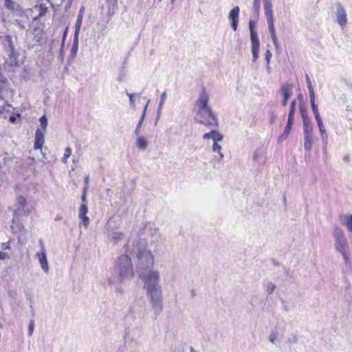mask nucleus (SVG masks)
<instances>
[{"mask_svg": "<svg viewBox=\"0 0 352 352\" xmlns=\"http://www.w3.org/2000/svg\"><path fill=\"white\" fill-rule=\"evenodd\" d=\"M126 252L135 255L138 259L137 272L144 283L152 309L155 315H159L163 308L162 291L160 285V272L153 270L154 256L147 249L144 239L131 243L129 240L125 245Z\"/></svg>", "mask_w": 352, "mask_h": 352, "instance_id": "f257e3e1", "label": "nucleus"}, {"mask_svg": "<svg viewBox=\"0 0 352 352\" xmlns=\"http://www.w3.org/2000/svg\"><path fill=\"white\" fill-rule=\"evenodd\" d=\"M114 271L121 283L132 278L134 276V269L130 256L126 254L119 256L116 261Z\"/></svg>", "mask_w": 352, "mask_h": 352, "instance_id": "f03ea898", "label": "nucleus"}, {"mask_svg": "<svg viewBox=\"0 0 352 352\" xmlns=\"http://www.w3.org/2000/svg\"><path fill=\"white\" fill-rule=\"evenodd\" d=\"M195 119L197 122L209 126H217L218 120L211 107L197 111Z\"/></svg>", "mask_w": 352, "mask_h": 352, "instance_id": "7ed1b4c3", "label": "nucleus"}, {"mask_svg": "<svg viewBox=\"0 0 352 352\" xmlns=\"http://www.w3.org/2000/svg\"><path fill=\"white\" fill-rule=\"evenodd\" d=\"M333 236L335 240V247L339 252H343L349 248L348 241L344 231L339 227H336L333 230Z\"/></svg>", "mask_w": 352, "mask_h": 352, "instance_id": "20e7f679", "label": "nucleus"}, {"mask_svg": "<svg viewBox=\"0 0 352 352\" xmlns=\"http://www.w3.org/2000/svg\"><path fill=\"white\" fill-rule=\"evenodd\" d=\"M30 213L27 207V201L23 196H19L16 198V208L14 211V218L12 223H14L20 217H28Z\"/></svg>", "mask_w": 352, "mask_h": 352, "instance_id": "39448f33", "label": "nucleus"}, {"mask_svg": "<svg viewBox=\"0 0 352 352\" xmlns=\"http://www.w3.org/2000/svg\"><path fill=\"white\" fill-rule=\"evenodd\" d=\"M5 7L8 9L13 15L17 16H26L28 19V12H32V9H23L18 3L13 0H5Z\"/></svg>", "mask_w": 352, "mask_h": 352, "instance_id": "423d86ee", "label": "nucleus"}, {"mask_svg": "<svg viewBox=\"0 0 352 352\" xmlns=\"http://www.w3.org/2000/svg\"><path fill=\"white\" fill-rule=\"evenodd\" d=\"M208 100L209 97L208 94L205 90H202L195 102V108L196 111L210 108V107L208 105Z\"/></svg>", "mask_w": 352, "mask_h": 352, "instance_id": "0eeeda50", "label": "nucleus"}, {"mask_svg": "<svg viewBox=\"0 0 352 352\" xmlns=\"http://www.w3.org/2000/svg\"><path fill=\"white\" fill-rule=\"evenodd\" d=\"M336 16L337 23L342 28H344L347 22L346 11L340 3L336 5Z\"/></svg>", "mask_w": 352, "mask_h": 352, "instance_id": "6e6552de", "label": "nucleus"}, {"mask_svg": "<svg viewBox=\"0 0 352 352\" xmlns=\"http://www.w3.org/2000/svg\"><path fill=\"white\" fill-rule=\"evenodd\" d=\"M280 92L283 96L282 99V105L283 107L286 106L288 100L292 96V85L289 83H285L281 85Z\"/></svg>", "mask_w": 352, "mask_h": 352, "instance_id": "1a4fd4ad", "label": "nucleus"}, {"mask_svg": "<svg viewBox=\"0 0 352 352\" xmlns=\"http://www.w3.org/2000/svg\"><path fill=\"white\" fill-rule=\"evenodd\" d=\"M36 256L38 259L42 270L45 273H47L49 271V265L47 258V254L43 245L41 246V251L36 253Z\"/></svg>", "mask_w": 352, "mask_h": 352, "instance_id": "9d476101", "label": "nucleus"}, {"mask_svg": "<svg viewBox=\"0 0 352 352\" xmlns=\"http://www.w3.org/2000/svg\"><path fill=\"white\" fill-rule=\"evenodd\" d=\"M239 12V7L235 6L228 14V19L231 21V27L234 31L236 30L238 27Z\"/></svg>", "mask_w": 352, "mask_h": 352, "instance_id": "9b49d317", "label": "nucleus"}, {"mask_svg": "<svg viewBox=\"0 0 352 352\" xmlns=\"http://www.w3.org/2000/svg\"><path fill=\"white\" fill-rule=\"evenodd\" d=\"M263 7L267 23L273 22L274 13L272 0H263Z\"/></svg>", "mask_w": 352, "mask_h": 352, "instance_id": "f8f14e48", "label": "nucleus"}, {"mask_svg": "<svg viewBox=\"0 0 352 352\" xmlns=\"http://www.w3.org/2000/svg\"><path fill=\"white\" fill-rule=\"evenodd\" d=\"M88 206L87 204H82L79 210L78 217L82 220L84 226L87 227L90 223L89 218L87 216Z\"/></svg>", "mask_w": 352, "mask_h": 352, "instance_id": "ddd939ff", "label": "nucleus"}, {"mask_svg": "<svg viewBox=\"0 0 352 352\" xmlns=\"http://www.w3.org/2000/svg\"><path fill=\"white\" fill-rule=\"evenodd\" d=\"M223 136L217 131L212 130L209 133H206L203 135L204 140L212 139L213 142H221L223 140Z\"/></svg>", "mask_w": 352, "mask_h": 352, "instance_id": "4468645a", "label": "nucleus"}, {"mask_svg": "<svg viewBox=\"0 0 352 352\" xmlns=\"http://www.w3.org/2000/svg\"><path fill=\"white\" fill-rule=\"evenodd\" d=\"M44 142V132L41 129H37L35 133L34 148L41 149Z\"/></svg>", "mask_w": 352, "mask_h": 352, "instance_id": "2eb2a0df", "label": "nucleus"}, {"mask_svg": "<svg viewBox=\"0 0 352 352\" xmlns=\"http://www.w3.org/2000/svg\"><path fill=\"white\" fill-rule=\"evenodd\" d=\"M85 8L82 7L78 12L77 19L75 24V32L74 33L79 34L82 25V18L84 15Z\"/></svg>", "mask_w": 352, "mask_h": 352, "instance_id": "dca6fc26", "label": "nucleus"}, {"mask_svg": "<svg viewBox=\"0 0 352 352\" xmlns=\"http://www.w3.org/2000/svg\"><path fill=\"white\" fill-rule=\"evenodd\" d=\"M127 74H128L127 68L124 65H123L119 69L117 80L120 83L125 82L126 80V78H127Z\"/></svg>", "mask_w": 352, "mask_h": 352, "instance_id": "f3484780", "label": "nucleus"}, {"mask_svg": "<svg viewBox=\"0 0 352 352\" xmlns=\"http://www.w3.org/2000/svg\"><path fill=\"white\" fill-rule=\"evenodd\" d=\"M166 97H167L166 91H164L160 96V103H159V105L157 107V111L156 121H157L160 118L162 110L163 109L165 101L166 100Z\"/></svg>", "mask_w": 352, "mask_h": 352, "instance_id": "a211bd4d", "label": "nucleus"}, {"mask_svg": "<svg viewBox=\"0 0 352 352\" xmlns=\"http://www.w3.org/2000/svg\"><path fill=\"white\" fill-rule=\"evenodd\" d=\"M267 26L269 28V31H270V36L272 39L273 43L276 47H278V38H277V36H276V32H275V27H274V21L268 22Z\"/></svg>", "mask_w": 352, "mask_h": 352, "instance_id": "6ab92c4d", "label": "nucleus"}, {"mask_svg": "<svg viewBox=\"0 0 352 352\" xmlns=\"http://www.w3.org/2000/svg\"><path fill=\"white\" fill-rule=\"evenodd\" d=\"M144 229L146 232H147L148 234H151L153 236H158L160 235L158 228H157L153 223H146Z\"/></svg>", "mask_w": 352, "mask_h": 352, "instance_id": "aec40b11", "label": "nucleus"}, {"mask_svg": "<svg viewBox=\"0 0 352 352\" xmlns=\"http://www.w3.org/2000/svg\"><path fill=\"white\" fill-rule=\"evenodd\" d=\"M303 124V136H312L313 134V126L311 121H306L302 122Z\"/></svg>", "mask_w": 352, "mask_h": 352, "instance_id": "412c9836", "label": "nucleus"}, {"mask_svg": "<svg viewBox=\"0 0 352 352\" xmlns=\"http://www.w3.org/2000/svg\"><path fill=\"white\" fill-rule=\"evenodd\" d=\"M294 120V119L288 118L287 125L284 129L283 133L280 136V138H279L280 139L285 140L287 138V136H288L289 133H290V131L292 128Z\"/></svg>", "mask_w": 352, "mask_h": 352, "instance_id": "4be33fe9", "label": "nucleus"}, {"mask_svg": "<svg viewBox=\"0 0 352 352\" xmlns=\"http://www.w3.org/2000/svg\"><path fill=\"white\" fill-rule=\"evenodd\" d=\"M136 145L138 148L142 151L146 150L148 147V141L145 138L139 135L137 136Z\"/></svg>", "mask_w": 352, "mask_h": 352, "instance_id": "5701e85b", "label": "nucleus"}, {"mask_svg": "<svg viewBox=\"0 0 352 352\" xmlns=\"http://www.w3.org/2000/svg\"><path fill=\"white\" fill-rule=\"evenodd\" d=\"M32 10L34 9H38L39 10L38 14L36 16L33 17L34 20H36L39 17L43 16L47 12V7L45 5H42V4H41L39 6L35 5V6L33 8H32Z\"/></svg>", "mask_w": 352, "mask_h": 352, "instance_id": "b1692460", "label": "nucleus"}, {"mask_svg": "<svg viewBox=\"0 0 352 352\" xmlns=\"http://www.w3.org/2000/svg\"><path fill=\"white\" fill-rule=\"evenodd\" d=\"M342 224L345 226L347 230L352 232V214L344 215Z\"/></svg>", "mask_w": 352, "mask_h": 352, "instance_id": "393cba45", "label": "nucleus"}, {"mask_svg": "<svg viewBox=\"0 0 352 352\" xmlns=\"http://www.w3.org/2000/svg\"><path fill=\"white\" fill-rule=\"evenodd\" d=\"M78 35H79V34H76V33H74V41H73V44H72V50H71V53L72 54V55L74 56L76 55V53L78 50Z\"/></svg>", "mask_w": 352, "mask_h": 352, "instance_id": "a878e982", "label": "nucleus"}, {"mask_svg": "<svg viewBox=\"0 0 352 352\" xmlns=\"http://www.w3.org/2000/svg\"><path fill=\"white\" fill-rule=\"evenodd\" d=\"M250 39L252 43V50H259L260 42L257 34L250 36Z\"/></svg>", "mask_w": 352, "mask_h": 352, "instance_id": "bb28decb", "label": "nucleus"}, {"mask_svg": "<svg viewBox=\"0 0 352 352\" xmlns=\"http://www.w3.org/2000/svg\"><path fill=\"white\" fill-rule=\"evenodd\" d=\"M318 129H319V132H320V137H321L322 141L324 144H327V140H328V135H327V134L326 133V129H325V127H324V124L318 126Z\"/></svg>", "mask_w": 352, "mask_h": 352, "instance_id": "cd10ccee", "label": "nucleus"}, {"mask_svg": "<svg viewBox=\"0 0 352 352\" xmlns=\"http://www.w3.org/2000/svg\"><path fill=\"white\" fill-rule=\"evenodd\" d=\"M8 89V82L6 79L0 80V96H2Z\"/></svg>", "mask_w": 352, "mask_h": 352, "instance_id": "c85d7f7f", "label": "nucleus"}, {"mask_svg": "<svg viewBox=\"0 0 352 352\" xmlns=\"http://www.w3.org/2000/svg\"><path fill=\"white\" fill-rule=\"evenodd\" d=\"M109 12L113 14L117 9V0H107Z\"/></svg>", "mask_w": 352, "mask_h": 352, "instance_id": "c756f323", "label": "nucleus"}, {"mask_svg": "<svg viewBox=\"0 0 352 352\" xmlns=\"http://www.w3.org/2000/svg\"><path fill=\"white\" fill-rule=\"evenodd\" d=\"M111 239L114 243L116 244L124 239V234L121 232H113Z\"/></svg>", "mask_w": 352, "mask_h": 352, "instance_id": "7c9ffc66", "label": "nucleus"}, {"mask_svg": "<svg viewBox=\"0 0 352 352\" xmlns=\"http://www.w3.org/2000/svg\"><path fill=\"white\" fill-rule=\"evenodd\" d=\"M305 143L304 147L307 151H310L312 146V136H303Z\"/></svg>", "mask_w": 352, "mask_h": 352, "instance_id": "2f4dec72", "label": "nucleus"}, {"mask_svg": "<svg viewBox=\"0 0 352 352\" xmlns=\"http://www.w3.org/2000/svg\"><path fill=\"white\" fill-rule=\"evenodd\" d=\"M296 100L294 99L292 101L289 107V118L294 119V113L296 111Z\"/></svg>", "mask_w": 352, "mask_h": 352, "instance_id": "473e14b6", "label": "nucleus"}, {"mask_svg": "<svg viewBox=\"0 0 352 352\" xmlns=\"http://www.w3.org/2000/svg\"><path fill=\"white\" fill-rule=\"evenodd\" d=\"M126 94L129 98L130 106L132 108H135V98L137 97L138 98H140V95L139 94H130V93H126Z\"/></svg>", "mask_w": 352, "mask_h": 352, "instance_id": "72a5a7b5", "label": "nucleus"}, {"mask_svg": "<svg viewBox=\"0 0 352 352\" xmlns=\"http://www.w3.org/2000/svg\"><path fill=\"white\" fill-rule=\"evenodd\" d=\"M40 121V127L42 131H45L47 126V119L45 116H43L39 119Z\"/></svg>", "mask_w": 352, "mask_h": 352, "instance_id": "f704fd0d", "label": "nucleus"}, {"mask_svg": "<svg viewBox=\"0 0 352 352\" xmlns=\"http://www.w3.org/2000/svg\"><path fill=\"white\" fill-rule=\"evenodd\" d=\"M264 151L262 148H256L252 155V159L254 161H258L259 157L263 154Z\"/></svg>", "mask_w": 352, "mask_h": 352, "instance_id": "c9c22d12", "label": "nucleus"}, {"mask_svg": "<svg viewBox=\"0 0 352 352\" xmlns=\"http://www.w3.org/2000/svg\"><path fill=\"white\" fill-rule=\"evenodd\" d=\"M145 117H144V115H142L141 118H140V120L138 122V124L136 126V129L134 131V133L135 136H138L140 134L141 131V127L142 126L143 122L144 120Z\"/></svg>", "mask_w": 352, "mask_h": 352, "instance_id": "e433bc0d", "label": "nucleus"}, {"mask_svg": "<svg viewBox=\"0 0 352 352\" xmlns=\"http://www.w3.org/2000/svg\"><path fill=\"white\" fill-rule=\"evenodd\" d=\"M260 3V0H254L253 7L254 10V14L256 15V17H258L259 14Z\"/></svg>", "mask_w": 352, "mask_h": 352, "instance_id": "4c0bfd02", "label": "nucleus"}, {"mask_svg": "<svg viewBox=\"0 0 352 352\" xmlns=\"http://www.w3.org/2000/svg\"><path fill=\"white\" fill-rule=\"evenodd\" d=\"M72 155V149L69 147H67L65 149V153L64 156L62 159V162L63 163H67V159L71 156Z\"/></svg>", "mask_w": 352, "mask_h": 352, "instance_id": "58836bf2", "label": "nucleus"}, {"mask_svg": "<svg viewBox=\"0 0 352 352\" xmlns=\"http://www.w3.org/2000/svg\"><path fill=\"white\" fill-rule=\"evenodd\" d=\"M255 23H256V22L252 21V19H250V21H249V30H250V36H253V34L254 35L257 34V33L254 30V25H255Z\"/></svg>", "mask_w": 352, "mask_h": 352, "instance_id": "ea45409f", "label": "nucleus"}, {"mask_svg": "<svg viewBox=\"0 0 352 352\" xmlns=\"http://www.w3.org/2000/svg\"><path fill=\"white\" fill-rule=\"evenodd\" d=\"M311 109L313 111L314 117L320 116V113L318 111V106L316 104V102L311 103Z\"/></svg>", "mask_w": 352, "mask_h": 352, "instance_id": "a19ab883", "label": "nucleus"}, {"mask_svg": "<svg viewBox=\"0 0 352 352\" xmlns=\"http://www.w3.org/2000/svg\"><path fill=\"white\" fill-rule=\"evenodd\" d=\"M276 288V285L272 283H268L267 285V292L268 294H272Z\"/></svg>", "mask_w": 352, "mask_h": 352, "instance_id": "79ce46f5", "label": "nucleus"}, {"mask_svg": "<svg viewBox=\"0 0 352 352\" xmlns=\"http://www.w3.org/2000/svg\"><path fill=\"white\" fill-rule=\"evenodd\" d=\"M34 320H30L28 325V335L31 336L34 332Z\"/></svg>", "mask_w": 352, "mask_h": 352, "instance_id": "37998d69", "label": "nucleus"}, {"mask_svg": "<svg viewBox=\"0 0 352 352\" xmlns=\"http://www.w3.org/2000/svg\"><path fill=\"white\" fill-rule=\"evenodd\" d=\"M300 113H301V116H302V122L311 120V119L309 118V117L307 115L306 110L301 109Z\"/></svg>", "mask_w": 352, "mask_h": 352, "instance_id": "c03bdc74", "label": "nucleus"}, {"mask_svg": "<svg viewBox=\"0 0 352 352\" xmlns=\"http://www.w3.org/2000/svg\"><path fill=\"white\" fill-rule=\"evenodd\" d=\"M308 90L310 97V103L315 102V93L314 91V88H309Z\"/></svg>", "mask_w": 352, "mask_h": 352, "instance_id": "a18cd8bd", "label": "nucleus"}, {"mask_svg": "<svg viewBox=\"0 0 352 352\" xmlns=\"http://www.w3.org/2000/svg\"><path fill=\"white\" fill-rule=\"evenodd\" d=\"M221 150V146L218 144V142H213L212 151L214 152L219 153Z\"/></svg>", "mask_w": 352, "mask_h": 352, "instance_id": "49530a36", "label": "nucleus"}, {"mask_svg": "<svg viewBox=\"0 0 352 352\" xmlns=\"http://www.w3.org/2000/svg\"><path fill=\"white\" fill-rule=\"evenodd\" d=\"M272 56V54L270 50H267L265 54V58L267 63V65H269L270 59Z\"/></svg>", "mask_w": 352, "mask_h": 352, "instance_id": "de8ad7c7", "label": "nucleus"}, {"mask_svg": "<svg viewBox=\"0 0 352 352\" xmlns=\"http://www.w3.org/2000/svg\"><path fill=\"white\" fill-rule=\"evenodd\" d=\"M277 338V334L275 332H272L269 336V340L272 343L275 344V341Z\"/></svg>", "mask_w": 352, "mask_h": 352, "instance_id": "09e8293b", "label": "nucleus"}, {"mask_svg": "<svg viewBox=\"0 0 352 352\" xmlns=\"http://www.w3.org/2000/svg\"><path fill=\"white\" fill-rule=\"evenodd\" d=\"M252 61L255 62L258 58L259 50H252Z\"/></svg>", "mask_w": 352, "mask_h": 352, "instance_id": "8fccbe9b", "label": "nucleus"}, {"mask_svg": "<svg viewBox=\"0 0 352 352\" xmlns=\"http://www.w3.org/2000/svg\"><path fill=\"white\" fill-rule=\"evenodd\" d=\"M305 78H306V81H307V88H312V84H311V80H310V78L308 74H306L305 75Z\"/></svg>", "mask_w": 352, "mask_h": 352, "instance_id": "3c124183", "label": "nucleus"}, {"mask_svg": "<svg viewBox=\"0 0 352 352\" xmlns=\"http://www.w3.org/2000/svg\"><path fill=\"white\" fill-rule=\"evenodd\" d=\"M298 341V338L296 335H292V338H289V342L291 344L296 343Z\"/></svg>", "mask_w": 352, "mask_h": 352, "instance_id": "603ef678", "label": "nucleus"}, {"mask_svg": "<svg viewBox=\"0 0 352 352\" xmlns=\"http://www.w3.org/2000/svg\"><path fill=\"white\" fill-rule=\"evenodd\" d=\"M88 187H89V176H85V186H84L83 190H85V191H87L88 189Z\"/></svg>", "mask_w": 352, "mask_h": 352, "instance_id": "864d4df0", "label": "nucleus"}, {"mask_svg": "<svg viewBox=\"0 0 352 352\" xmlns=\"http://www.w3.org/2000/svg\"><path fill=\"white\" fill-rule=\"evenodd\" d=\"M346 251L347 250H344V253L343 252H340L342 255L344 261V263L346 264H347L349 261L348 256H346Z\"/></svg>", "mask_w": 352, "mask_h": 352, "instance_id": "5fc2aeb1", "label": "nucleus"}, {"mask_svg": "<svg viewBox=\"0 0 352 352\" xmlns=\"http://www.w3.org/2000/svg\"><path fill=\"white\" fill-rule=\"evenodd\" d=\"M315 119H316V121L317 122V125L318 126L323 124V122H322V118H321L320 116H318V117H315Z\"/></svg>", "mask_w": 352, "mask_h": 352, "instance_id": "6e6d98bb", "label": "nucleus"}, {"mask_svg": "<svg viewBox=\"0 0 352 352\" xmlns=\"http://www.w3.org/2000/svg\"><path fill=\"white\" fill-rule=\"evenodd\" d=\"M1 248L3 250H9L10 248V243H3L1 244Z\"/></svg>", "mask_w": 352, "mask_h": 352, "instance_id": "4d7b16f0", "label": "nucleus"}, {"mask_svg": "<svg viewBox=\"0 0 352 352\" xmlns=\"http://www.w3.org/2000/svg\"><path fill=\"white\" fill-rule=\"evenodd\" d=\"M87 191H85V190H83V193H82V201L83 202V204H87Z\"/></svg>", "mask_w": 352, "mask_h": 352, "instance_id": "13d9d810", "label": "nucleus"}, {"mask_svg": "<svg viewBox=\"0 0 352 352\" xmlns=\"http://www.w3.org/2000/svg\"><path fill=\"white\" fill-rule=\"evenodd\" d=\"M8 257V254L0 251V259L4 260Z\"/></svg>", "mask_w": 352, "mask_h": 352, "instance_id": "bf43d9fd", "label": "nucleus"}, {"mask_svg": "<svg viewBox=\"0 0 352 352\" xmlns=\"http://www.w3.org/2000/svg\"><path fill=\"white\" fill-rule=\"evenodd\" d=\"M149 102H150V100H148L147 101L146 104H145L144 107V110H143V112H142V115H144V117H145V116H146V110H147V108H148Z\"/></svg>", "mask_w": 352, "mask_h": 352, "instance_id": "052dcab7", "label": "nucleus"}, {"mask_svg": "<svg viewBox=\"0 0 352 352\" xmlns=\"http://www.w3.org/2000/svg\"><path fill=\"white\" fill-rule=\"evenodd\" d=\"M16 24L19 26L22 29H25V26L22 24L21 21L19 20L15 21Z\"/></svg>", "mask_w": 352, "mask_h": 352, "instance_id": "680f3d73", "label": "nucleus"}, {"mask_svg": "<svg viewBox=\"0 0 352 352\" xmlns=\"http://www.w3.org/2000/svg\"><path fill=\"white\" fill-rule=\"evenodd\" d=\"M67 28L65 29L64 33H63V43H64L65 41V38H66V36H67Z\"/></svg>", "mask_w": 352, "mask_h": 352, "instance_id": "e2e57ef3", "label": "nucleus"}, {"mask_svg": "<svg viewBox=\"0 0 352 352\" xmlns=\"http://www.w3.org/2000/svg\"><path fill=\"white\" fill-rule=\"evenodd\" d=\"M116 289V292L118 293H120V294H123L124 293V290L120 286L117 287Z\"/></svg>", "mask_w": 352, "mask_h": 352, "instance_id": "0e129e2a", "label": "nucleus"}, {"mask_svg": "<svg viewBox=\"0 0 352 352\" xmlns=\"http://www.w3.org/2000/svg\"><path fill=\"white\" fill-rule=\"evenodd\" d=\"M16 120V118L14 116H10V121L12 123L15 122Z\"/></svg>", "mask_w": 352, "mask_h": 352, "instance_id": "69168bd1", "label": "nucleus"}, {"mask_svg": "<svg viewBox=\"0 0 352 352\" xmlns=\"http://www.w3.org/2000/svg\"><path fill=\"white\" fill-rule=\"evenodd\" d=\"M344 161L349 163L350 162V157L349 155H346L344 157Z\"/></svg>", "mask_w": 352, "mask_h": 352, "instance_id": "338daca9", "label": "nucleus"}, {"mask_svg": "<svg viewBox=\"0 0 352 352\" xmlns=\"http://www.w3.org/2000/svg\"><path fill=\"white\" fill-rule=\"evenodd\" d=\"M129 340H129L130 343H133L134 342V343L137 344V342H138L137 340L133 339V338H129Z\"/></svg>", "mask_w": 352, "mask_h": 352, "instance_id": "774afa93", "label": "nucleus"}]
</instances>
